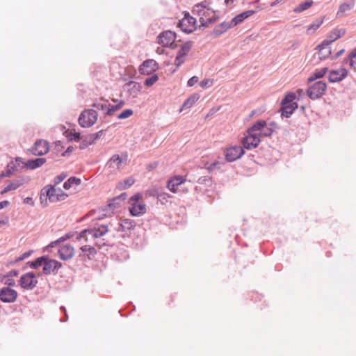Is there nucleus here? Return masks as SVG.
<instances>
[{
	"mask_svg": "<svg viewBox=\"0 0 356 356\" xmlns=\"http://www.w3.org/2000/svg\"><path fill=\"white\" fill-rule=\"evenodd\" d=\"M159 80V76L157 74H153L152 76H151L150 77L146 79L145 80V86H146L147 87H151L152 86L154 83H156Z\"/></svg>",
	"mask_w": 356,
	"mask_h": 356,
	"instance_id": "49530a36",
	"label": "nucleus"
},
{
	"mask_svg": "<svg viewBox=\"0 0 356 356\" xmlns=\"http://www.w3.org/2000/svg\"><path fill=\"white\" fill-rule=\"evenodd\" d=\"M323 20L321 19H317L309 24L307 28V33L311 35L314 33L323 24Z\"/></svg>",
	"mask_w": 356,
	"mask_h": 356,
	"instance_id": "ea45409f",
	"label": "nucleus"
},
{
	"mask_svg": "<svg viewBox=\"0 0 356 356\" xmlns=\"http://www.w3.org/2000/svg\"><path fill=\"white\" fill-rule=\"evenodd\" d=\"M38 284V280L33 272H27L22 274L18 280L19 286L24 290L31 291Z\"/></svg>",
	"mask_w": 356,
	"mask_h": 356,
	"instance_id": "423d86ee",
	"label": "nucleus"
},
{
	"mask_svg": "<svg viewBox=\"0 0 356 356\" xmlns=\"http://www.w3.org/2000/svg\"><path fill=\"white\" fill-rule=\"evenodd\" d=\"M68 197L61 188L54 186H46L40 193V201L43 207L48 205V200L51 202H57L65 200Z\"/></svg>",
	"mask_w": 356,
	"mask_h": 356,
	"instance_id": "f03ea898",
	"label": "nucleus"
},
{
	"mask_svg": "<svg viewBox=\"0 0 356 356\" xmlns=\"http://www.w3.org/2000/svg\"><path fill=\"white\" fill-rule=\"evenodd\" d=\"M33 252V250H29L27 252H24L20 256L17 257L15 261H13L14 264L20 262L27 258H29Z\"/></svg>",
	"mask_w": 356,
	"mask_h": 356,
	"instance_id": "09e8293b",
	"label": "nucleus"
},
{
	"mask_svg": "<svg viewBox=\"0 0 356 356\" xmlns=\"http://www.w3.org/2000/svg\"><path fill=\"white\" fill-rule=\"evenodd\" d=\"M142 195L136 193L131 196L129 200V211L131 216L138 217L145 215L147 212V207L144 202L141 200Z\"/></svg>",
	"mask_w": 356,
	"mask_h": 356,
	"instance_id": "20e7f679",
	"label": "nucleus"
},
{
	"mask_svg": "<svg viewBox=\"0 0 356 356\" xmlns=\"http://www.w3.org/2000/svg\"><path fill=\"white\" fill-rule=\"evenodd\" d=\"M17 298V291L12 288L3 287L0 289V300L4 303L15 302Z\"/></svg>",
	"mask_w": 356,
	"mask_h": 356,
	"instance_id": "ddd939ff",
	"label": "nucleus"
},
{
	"mask_svg": "<svg viewBox=\"0 0 356 356\" xmlns=\"http://www.w3.org/2000/svg\"><path fill=\"white\" fill-rule=\"evenodd\" d=\"M135 182V179L133 177H129L120 181L117 184V188L119 190H126L131 187Z\"/></svg>",
	"mask_w": 356,
	"mask_h": 356,
	"instance_id": "4c0bfd02",
	"label": "nucleus"
},
{
	"mask_svg": "<svg viewBox=\"0 0 356 356\" xmlns=\"http://www.w3.org/2000/svg\"><path fill=\"white\" fill-rule=\"evenodd\" d=\"M128 95L133 97H137L141 92L142 86L140 83L131 81L125 85Z\"/></svg>",
	"mask_w": 356,
	"mask_h": 356,
	"instance_id": "b1692460",
	"label": "nucleus"
},
{
	"mask_svg": "<svg viewBox=\"0 0 356 356\" xmlns=\"http://www.w3.org/2000/svg\"><path fill=\"white\" fill-rule=\"evenodd\" d=\"M186 181V178L183 176H175L168 181L167 188L173 193L178 192V187Z\"/></svg>",
	"mask_w": 356,
	"mask_h": 356,
	"instance_id": "412c9836",
	"label": "nucleus"
},
{
	"mask_svg": "<svg viewBox=\"0 0 356 356\" xmlns=\"http://www.w3.org/2000/svg\"><path fill=\"white\" fill-rule=\"evenodd\" d=\"M46 259V256L38 257L35 261H29L27 263L29 268L32 269H37L44 264V261Z\"/></svg>",
	"mask_w": 356,
	"mask_h": 356,
	"instance_id": "79ce46f5",
	"label": "nucleus"
},
{
	"mask_svg": "<svg viewBox=\"0 0 356 356\" xmlns=\"http://www.w3.org/2000/svg\"><path fill=\"white\" fill-rule=\"evenodd\" d=\"M103 134V130H100L97 133L88 134L82 138L79 147L81 149H85L89 146L94 144Z\"/></svg>",
	"mask_w": 356,
	"mask_h": 356,
	"instance_id": "6ab92c4d",
	"label": "nucleus"
},
{
	"mask_svg": "<svg viewBox=\"0 0 356 356\" xmlns=\"http://www.w3.org/2000/svg\"><path fill=\"white\" fill-rule=\"evenodd\" d=\"M347 59L349 61L350 67L356 70V48L349 54Z\"/></svg>",
	"mask_w": 356,
	"mask_h": 356,
	"instance_id": "c03bdc74",
	"label": "nucleus"
},
{
	"mask_svg": "<svg viewBox=\"0 0 356 356\" xmlns=\"http://www.w3.org/2000/svg\"><path fill=\"white\" fill-rule=\"evenodd\" d=\"M192 13L199 17L200 26L204 28L209 26L218 19L216 12L211 7L210 3L206 1L195 4Z\"/></svg>",
	"mask_w": 356,
	"mask_h": 356,
	"instance_id": "f257e3e1",
	"label": "nucleus"
},
{
	"mask_svg": "<svg viewBox=\"0 0 356 356\" xmlns=\"http://www.w3.org/2000/svg\"><path fill=\"white\" fill-rule=\"evenodd\" d=\"M9 202L7 200L2 201L0 202V210L3 209L4 207H6L9 205Z\"/></svg>",
	"mask_w": 356,
	"mask_h": 356,
	"instance_id": "052dcab7",
	"label": "nucleus"
},
{
	"mask_svg": "<svg viewBox=\"0 0 356 356\" xmlns=\"http://www.w3.org/2000/svg\"><path fill=\"white\" fill-rule=\"evenodd\" d=\"M199 81V78L197 76H193L190 78L187 82V85L189 87H193Z\"/></svg>",
	"mask_w": 356,
	"mask_h": 356,
	"instance_id": "603ef678",
	"label": "nucleus"
},
{
	"mask_svg": "<svg viewBox=\"0 0 356 356\" xmlns=\"http://www.w3.org/2000/svg\"><path fill=\"white\" fill-rule=\"evenodd\" d=\"M18 274L19 273L17 270H11L5 275H6L8 277H12L14 279L15 277H17Z\"/></svg>",
	"mask_w": 356,
	"mask_h": 356,
	"instance_id": "6e6d98bb",
	"label": "nucleus"
},
{
	"mask_svg": "<svg viewBox=\"0 0 356 356\" xmlns=\"http://www.w3.org/2000/svg\"><path fill=\"white\" fill-rule=\"evenodd\" d=\"M83 252H86L88 255L94 254L95 253V249L90 245H84L81 248Z\"/></svg>",
	"mask_w": 356,
	"mask_h": 356,
	"instance_id": "3c124183",
	"label": "nucleus"
},
{
	"mask_svg": "<svg viewBox=\"0 0 356 356\" xmlns=\"http://www.w3.org/2000/svg\"><path fill=\"white\" fill-rule=\"evenodd\" d=\"M346 33V29H334L327 37V38L323 41L330 45L333 42L336 41L337 40L341 38L342 36H343Z\"/></svg>",
	"mask_w": 356,
	"mask_h": 356,
	"instance_id": "c85d7f7f",
	"label": "nucleus"
},
{
	"mask_svg": "<svg viewBox=\"0 0 356 356\" xmlns=\"http://www.w3.org/2000/svg\"><path fill=\"white\" fill-rule=\"evenodd\" d=\"M92 106L97 110L102 111L106 115H112V111H111V104L108 100L99 99L94 102Z\"/></svg>",
	"mask_w": 356,
	"mask_h": 356,
	"instance_id": "5701e85b",
	"label": "nucleus"
},
{
	"mask_svg": "<svg viewBox=\"0 0 356 356\" xmlns=\"http://www.w3.org/2000/svg\"><path fill=\"white\" fill-rule=\"evenodd\" d=\"M46 162V159L44 158H38L35 159L28 160L26 161V168L30 170L36 169L42 166Z\"/></svg>",
	"mask_w": 356,
	"mask_h": 356,
	"instance_id": "72a5a7b5",
	"label": "nucleus"
},
{
	"mask_svg": "<svg viewBox=\"0 0 356 356\" xmlns=\"http://www.w3.org/2000/svg\"><path fill=\"white\" fill-rule=\"evenodd\" d=\"M82 238L85 242H92V241L96 238L95 234L93 233L91 229H84L81 231L77 236L78 240Z\"/></svg>",
	"mask_w": 356,
	"mask_h": 356,
	"instance_id": "473e14b6",
	"label": "nucleus"
},
{
	"mask_svg": "<svg viewBox=\"0 0 356 356\" xmlns=\"http://www.w3.org/2000/svg\"><path fill=\"white\" fill-rule=\"evenodd\" d=\"M275 126V122L268 124L265 120H259L252 125V131H257L260 137H269L274 132Z\"/></svg>",
	"mask_w": 356,
	"mask_h": 356,
	"instance_id": "9d476101",
	"label": "nucleus"
},
{
	"mask_svg": "<svg viewBox=\"0 0 356 356\" xmlns=\"http://www.w3.org/2000/svg\"><path fill=\"white\" fill-rule=\"evenodd\" d=\"M354 6L355 1L353 0H350L341 3L337 12V16L339 17H343L346 16L353 9Z\"/></svg>",
	"mask_w": 356,
	"mask_h": 356,
	"instance_id": "393cba45",
	"label": "nucleus"
},
{
	"mask_svg": "<svg viewBox=\"0 0 356 356\" xmlns=\"http://www.w3.org/2000/svg\"><path fill=\"white\" fill-rule=\"evenodd\" d=\"M261 142L260 135L257 131H252V127L247 130V134L243 138V147L247 149L256 148Z\"/></svg>",
	"mask_w": 356,
	"mask_h": 356,
	"instance_id": "0eeeda50",
	"label": "nucleus"
},
{
	"mask_svg": "<svg viewBox=\"0 0 356 356\" xmlns=\"http://www.w3.org/2000/svg\"><path fill=\"white\" fill-rule=\"evenodd\" d=\"M127 198V194L125 193H121L120 195L114 197L112 202L108 204L109 207H117L120 202L125 200Z\"/></svg>",
	"mask_w": 356,
	"mask_h": 356,
	"instance_id": "37998d69",
	"label": "nucleus"
},
{
	"mask_svg": "<svg viewBox=\"0 0 356 356\" xmlns=\"http://www.w3.org/2000/svg\"><path fill=\"white\" fill-rule=\"evenodd\" d=\"M120 225L121 231L124 232L134 229L135 227V222L131 219L125 218L121 220Z\"/></svg>",
	"mask_w": 356,
	"mask_h": 356,
	"instance_id": "58836bf2",
	"label": "nucleus"
},
{
	"mask_svg": "<svg viewBox=\"0 0 356 356\" xmlns=\"http://www.w3.org/2000/svg\"><path fill=\"white\" fill-rule=\"evenodd\" d=\"M298 92L299 93H302V92H303V90H299Z\"/></svg>",
	"mask_w": 356,
	"mask_h": 356,
	"instance_id": "338daca9",
	"label": "nucleus"
},
{
	"mask_svg": "<svg viewBox=\"0 0 356 356\" xmlns=\"http://www.w3.org/2000/svg\"><path fill=\"white\" fill-rule=\"evenodd\" d=\"M23 202H24V204L30 205L31 207H33L35 204L34 201L33 200L32 197H25L23 200Z\"/></svg>",
	"mask_w": 356,
	"mask_h": 356,
	"instance_id": "4d7b16f0",
	"label": "nucleus"
},
{
	"mask_svg": "<svg viewBox=\"0 0 356 356\" xmlns=\"http://www.w3.org/2000/svg\"><path fill=\"white\" fill-rule=\"evenodd\" d=\"M318 56L320 60H323L330 57L332 53V49L329 44L323 42L317 47Z\"/></svg>",
	"mask_w": 356,
	"mask_h": 356,
	"instance_id": "bb28decb",
	"label": "nucleus"
},
{
	"mask_svg": "<svg viewBox=\"0 0 356 356\" xmlns=\"http://www.w3.org/2000/svg\"><path fill=\"white\" fill-rule=\"evenodd\" d=\"M214 81L212 79H204L200 82V86L202 89H207L213 85Z\"/></svg>",
	"mask_w": 356,
	"mask_h": 356,
	"instance_id": "a18cd8bd",
	"label": "nucleus"
},
{
	"mask_svg": "<svg viewBox=\"0 0 356 356\" xmlns=\"http://www.w3.org/2000/svg\"><path fill=\"white\" fill-rule=\"evenodd\" d=\"M176 40V34L171 31H165L158 36V42L163 47H170L174 44Z\"/></svg>",
	"mask_w": 356,
	"mask_h": 356,
	"instance_id": "dca6fc26",
	"label": "nucleus"
},
{
	"mask_svg": "<svg viewBox=\"0 0 356 356\" xmlns=\"http://www.w3.org/2000/svg\"><path fill=\"white\" fill-rule=\"evenodd\" d=\"M60 240H56L54 241L51 242L46 248L45 250L49 249V248H53L56 244H57L59 242Z\"/></svg>",
	"mask_w": 356,
	"mask_h": 356,
	"instance_id": "680f3d73",
	"label": "nucleus"
},
{
	"mask_svg": "<svg viewBox=\"0 0 356 356\" xmlns=\"http://www.w3.org/2000/svg\"><path fill=\"white\" fill-rule=\"evenodd\" d=\"M134 113V111L132 109L128 108L125 109L123 111H122L118 116V118L120 120L122 119H127L131 116Z\"/></svg>",
	"mask_w": 356,
	"mask_h": 356,
	"instance_id": "de8ad7c7",
	"label": "nucleus"
},
{
	"mask_svg": "<svg viewBox=\"0 0 356 356\" xmlns=\"http://www.w3.org/2000/svg\"><path fill=\"white\" fill-rule=\"evenodd\" d=\"M93 233L95 234L96 238H99L105 235L108 232V227L104 225H100L97 227L91 228Z\"/></svg>",
	"mask_w": 356,
	"mask_h": 356,
	"instance_id": "e433bc0d",
	"label": "nucleus"
},
{
	"mask_svg": "<svg viewBox=\"0 0 356 356\" xmlns=\"http://www.w3.org/2000/svg\"><path fill=\"white\" fill-rule=\"evenodd\" d=\"M97 118V113L95 110L87 109L81 113L79 118V123L82 127H90L95 124Z\"/></svg>",
	"mask_w": 356,
	"mask_h": 356,
	"instance_id": "1a4fd4ad",
	"label": "nucleus"
},
{
	"mask_svg": "<svg viewBox=\"0 0 356 356\" xmlns=\"http://www.w3.org/2000/svg\"><path fill=\"white\" fill-rule=\"evenodd\" d=\"M348 75V71L344 67H340L331 70L328 75V80L331 83H336L342 81Z\"/></svg>",
	"mask_w": 356,
	"mask_h": 356,
	"instance_id": "aec40b11",
	"label": "nucleus"
},
{
	"mask_svg": "<svg viewBox=\"0 0 356 356\" xmlns=\"http://www.w3.org/2000/svg\"><path fill=\"white\" fill-rule=\"evenodd\" d=\"M69 179L72 184L79 185L81 184V179L79 178L70 177Z\"/></svg>",
	"mask_w": 356,
	"mask_h": 356,
	"instance_id": "13d9d810",
	"label": "nucleus"
},
{
	"mask_svg": "<svg viewBox=\"0 0 356 356\" xmlns=\"http://www.w3.org/2000/svg\"><path fill=\"white\" fill-rule=\"evenodd\" d=\"M200 95L197 93L191 95L182 104L179 113L191 108L200 99Z\"/></svg>",
	"mask_w": 356,
	"mask_h": 356,
	"instance_id": "c756f323",
	"label": "nucleus"
},
{
	"mask_svg": "<svg viewBox=\"0 0 356 356\" xmlns=\"http://www.w3.org/2000/svg\"><path fill=\"white\" fill-rule=\"evenodd\" d=\"M179 25L182 31L191 33L197 29V21L189 14H185L184 17L180 20Z\"/></svg>",
	"mask_w": 356,
	"mask_h": 356,
	"instance_id": "9b49d317",
	"label": "nucleus"
},
{
	"mask_svg": "<svg viewBox=\"0 0 356 356\" xmlns=\"http://www.w3.org/2000/svg\"><path fill=\"white\" fill-rule=\"evenodd\" d=\"M73 184H72V182L70 181V179H68L67 181H66L64 184H63V188L65 189V190H69L71 188Z\"/></svg>",
	"mask_w": 356,
	"mask_h": 356,
	"instance_id": "bf43d9fd",
	"label": "nucleus"
},
{
	"mask_svg": "<svg viewBox=\"0 0 356 356\" xmlns=\"http://www.w3.org/2000/svg\"><path fill=\"white\" fill-rule=\"evenodd\" d=\"M232 28L234 27L231 22H222L213 29L212 33L216 36H219Z\"/></svg>",
	"mask_w": 356,
	"mask_h": 356,
	"instance_id": "2f4dec72",
	"label": "nucleus"
},
{
	"mask_svg": "<svg viewBox=\"0 0 356 356\" xmlns=\"http://www.w3.org/2000/svg\"><path fill=\"white\" fill-rule=\"evenodd\" d=\"M124 105V102L123 101H120L115 105H111V111H112V114L117 110L121 108Z\"/></svg>",
	"mask_w": 356,
	"mask_h": 356,
	"instance_id": "5fc2aeb1",
	"label": "nucleus"
},
{
	"mask_svg": "<svg viewBox=\"0 0 356 356\" xmlns=\"http://www.w3.org/2000/svg\"><path fill=\"white\" fill-rule=\"evenodd\" d=\"M254 13V10H252L243 12L233 17L230 22L233 27H235L241 24L245 19L252 15Z\"/></svg>",
	"mask_w": 356,
	"mask_h": 356,
	"instance_id": "7c9ffc66",
	"label": "nucleus"
},
{
	"mask_svg": "<svg viewBox=\"0 0 356 356\" xmlns=\"http://www.w3.org/2000/svg\"><path fill=\"white\" fill-rule=\"evenodd\" d=\"M280 1H276V2H273V3H271V6H274L277 5V3H278Z\"/></svg>",
	"mask_w": 356,
	"mask_h": 356,
	"instance_id": "69168bd1",
	"label": "nucleus"
},
{
	"mask_svg": "<svg viewBox=\"0 0 356 356\" xmlns=\"http://www.w3.org/2000/svg\"><path fill=\"white\" fill-rule=\"evenodd\" d=\"M158 198L161 202H168L171 198V195L167 193H162L158 195Z\"/></svg>",
	"mask_w": 356,
	"mask_h": 356,
	"instance_id": "864d4df0",
	"label": "nucleus"
},
{
	"mask_svg": "<svg viewBox=\"0 0 356 356\" xmlns=\"http://www.w3.org/2000/svg\"><path fill=\"white\" fill-rule=\"evenodd\" d=\"M27 181L24 178H20L18 179L13 180L8 184L1 192V194H4L10 191H15L23 186Z\"/></svg>",
	"mask_w": 356,
	"mask_h": 356,
	"instance_id": "cd10ccee",
	"label": "nucleus"
},
{
	"mask_svg": "<svg viewBox=\"0 0 356 356\" xmlns=\"http://www.w3.org/2000/svg\"><path fill=\"white\" fill-rule=\"evenodd\" d=\"M159 69L158 63L153 59L145 60L140 66L139 71L141 74L150 75Z\"/></svg>",
	"mask_w": 356,
	"mask_h": 356,
	"instance_id": "a211bd4d",
	"label": "nucleus"
},
{
	"mask_svg": "<svg viewBox=\"0 0 356 356\" xmlns=\"http://www.w3.org/2000/svg\"><path fill=\"white\" fill-rule=\"evenodd\" d=\"M344 52V49H341L334 56V58L339 57Z\"/></svg>",
	"mask_w": 356,
	"mask_h": 356,
	"instance_id": "0e129e2a",
	"label": "nucleus"
},
{
	"mask_svg": "<svg viewBox=\"0 0 356 356\" xmlns=\"http://www.w3.org/2000/svg\"><path fill=\"white\" fill-rule=\"evenodd\" d=\"M296 95L293 92L288 93L282 100V115L289 118L297 109L298 104L295 102Z\"/></svg>",
	"mask_w": 356,
	"mask_h": 356,
	"instance_id": "39448f33",
	"label": "nucleus"
},
{
	"mask_svg": "<svg viewBox=\"0 0 356 356\" xmlns=\"http://www.w3.org/2000/svg\"><path fill=\"white\" fill-rule=\"evenodd\" d=\"M127 154H115L111 156L106 163V170L109 175H115L122 170L127 165Z\"/></svg>",
	"mask_w": 356,
	"mask_h": 356,
	"instance_id": "7ed1b4c3",
	"label": "nucleus"
},
{
	"mask_svg": "<svg viewBox=\"0 0 356 356\" xmlns=\"http://www.w3.org/2000/svg\"><path fill=\"white\" fill-rule=\"evenodd\" d=\"M49 143L45 140H40L35 143L33 153L35 155L41 156L46 154L49 152Z\"/></svg>",
	"mask_w": 356,
	"mask_h": 356,
	"instance_id": "a878e982",
	"label": "nucleus"
},
{
	"mask_svg": "<svg viewBox=\"0 0 356 356\" xmlns=\"http://www.w3.org/2000/svg\"><path fill=\"white\" fill-rule=\"evenodd\" d=\"M62 267V264L56 259H50L46 256V259L44 261L42 270L44 274L50 275L55 273L58 270Z\"/></svg>",
	"mask_w": 356,
	"mask_h": 356,
	"instance_id": "f3484780",
	"label": "nucleus"
},
{
	"mask_svg": "<svg viewBox=\"0 0 356 356\" xmlns=\"http://www.w3.org/2000/svg\"><path fill=\"white\" fill-rule=\"evenodd\" d=\"M8 218L6 217L3 220H0V226L5 225L8 223Z\"/></svg>",
	"mask_w": 356,
	"mask_h": 356,
	"instance_id": "e2e57ef3",
	"label": "nucleus"
},
{
	"mask_svg": "<svg viewBox=\"0 0 356 356\" xmlns=\"http://www.w3.org/2000/svg\"><path fill=\"white\" fill-rule=\"evenodd\" d=\"M314 3V1L312 0H308L305 2H302L300 4H298L297 6H296L293 11L295 13H300L308 8H309Z\"/></svg>",
	"mask_w": 356,
	"mask_h": 356,
	"instance_id": "c9c22d12",
	"label": "nucleus"
},
{
	"mask_svg": "<svg viewBox=\"0 0 356 356\" xmlns=\"http://www.w3.org/2000/svg\"><path fill=\"white\" fill-rule=\"evenodd\" d=\"M3 281L4 283L5 287H10L14 286L15 285V279L12 277H8L6 275L3 276Z\"/></svg>",
	"mask_w": 356,
	"mask_h": 356,
	"instance_id": "8fccbe9b",
	"label": "nucleus"
},
{
	"mask_svg": "<svg viewBox=\"0 0 356 356\" xmlns=\"http://www.w3.org/2000/svg\"><path fill=\"white\" fill-rule=\"evenodd\" d=\"M244 154L243 147L239 145L231 146L225 150V159L233 162L240 159Z\"/></svg>",
	"mask_w": 356,
	"mask_h": 356,
	"instance_id": "2eb2a0df",
	"label": "nucleus"
},
{
	"mask_svg": "<svg viewBox=\"0 0 356 356\" xmlns=\"http://www.w3.org/2000/svg\"><path fill=\"white\" fill-rule=\"evenodd\" d=\"M64 135L69 141H78L81 139L80 133L76 132L74 130L66 131H65Z\"/></svg>",
	"mask_w": 356,
	"mask_h": 356,
	"instance_id": "a19ab883",
	"label": "nucleus"
},
{
	"mask_svg": "<svg viewBox=\"0 0 356 356\" xmlns=\"http://www.w3.org/2000/svg\"><path fill=\"white\" fill-rule=\"evenodd\" d=\"M328 72L327 67H323L316 70L307 79L309 82L314 81L316 79L323 77Z\"/></svg>",
	"mask_w": 356,
	"mask_h": 356,
	"instance_id": "f704fd0d",
	"label": "nucleus"
},
{
	"mask_svg": "<svg viewBox=\"0 0 356 356\" xmlns=\"http://www.w3.org/2000/svg\"><path fill=\"white\" fill-rule=\"evenodd\" d=\"M26 161L21 157H16L7 165L6 173L2 174L1 177L9 176L22 168H26Z\"/></svg>",
	"mask_w": 356,
	"mask_h": 356,
	"instance_id": "4468645a",
	"label": "nucleus"
},
{
	"mask_svg": "<svg viewBox=\"0 0 356 356\" xmlns=\"http://www.w3.org/2000/svg\"><path fill=\"white\" fill-rule=\"evenodd\" d=\"M192 48V42H186L181 44L177 51L176 58L175 59V65L179 67L184 63L186 59L187 55Z\"/></svg>",
	"mask_w": 356,
	"mask_h": 356,
	"instance_id": "f8f14e48",
	"label": "nucleus"
},
{
	"mask_svg": "<svg viewBox=\"0 0 356 356\" xmlns=\"http://www.w3.org/2000/svg\"><path fill=\"white\" fill-rule=\"evenodd\" d=\"M327 90V83L323 81H318L314 83L307 90L308 97L315 100L323 97Z\"/></svg>",
	"mask_w": 356,
	"mask_h": 356,
	"instance_id": "6e6552de",
	"label": "nucleus"
},
{
	"mask_svg": "<svg viewBox=\"0 0 356 356\" xmlns=\"http://www.w3.org/2000/svg\"><path fill=\"white\" fill-rule=\"evenodd\" d=\"M58 255L60 259L67 261L71 259L75 253L74 248L71 245H64L58 249Z\"/></svg>",
	"mask_w": 356,
	"mask_h": 356,
	"instance_id": "4be33fe9",
	"label": "nucleus"
}]
</instances>
